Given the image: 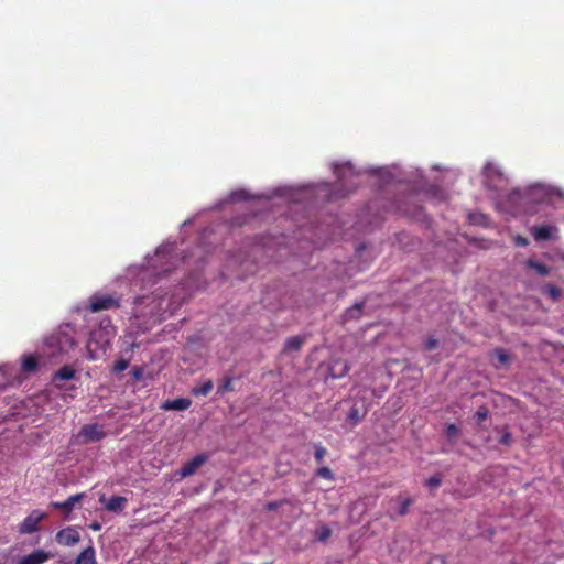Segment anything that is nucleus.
Here are the masks:
<instances>
[{"label": "nucleus", "instance_id": "nucleus-1", "mask_svg": "<svg viewBox=\"0 0 564 564\" xmlns=\"http://www.w3.org/2000/svg\"><path fill=\"white\" fill-rule=\"evenodd\" d=\"M47 518V513L41 510H32L30 514L18 525L20 534H31L40 529V523Z\"/></svg>", "mask_w": 564, "mask_h": 564}, {"label": "nucleus", "instance_id": "nucleus-2", "mask_svg": "<svg viewBox=\"0 0 564 564\" xmlns=\"http://www.w3.org/2000/svg\"><path fill=\"white\" fill-rule=\"evenodd\" d=\"M120 306V299L111 294H95L89 299V310L99 312L117 308Z\"/></svg>", "mask_w": 564, "mask_h": 564}, {"label": "nucleus", "instance_id": "nucleus-3", "mask_svg": "<svg viewBox=\"0 0 564 564\" xmlns=\"http://www.w3.org/2000/svg\"><path fill=\"white\" fill-rule=\"evenodd\" d=\"M102 324H100L102 329L91 332L90 341H97L100 348L106 349L110 339L115 336V328L109 319L105 326Z\"/></svg>", "mask_w": 564, "mask_h": 564}, {"label": "nucleus", "instance_id": "nucleus-4", "mask_svg": "<svg viewBox=\"0 0 564 564\" xmlns=\"http://www.w3.org/2000/svg\"><path fill=\"white\" fill-rule=\"evenodd\" d=\"M55 540L59 545L73 546L79 542L80 535L75 527H67L56 533Z\"/></svg>", "mask_w": 564, "mask_h": 564}, {"label": "nucleus", "instance_id": "nucleus-5", "mask_svg": "<svg viewBox=\"0 0 564 564\" xmlns=\"http://www.w3.org/2000/svg\"><path fill=\"white\" fill-rule=\"evenodd\" d=\"M79 435L84 437L85 442H97L106 436L104 426L97 423L85 424L79 432Z\"/></svg>", "mask_w": 564, "mask_h": 564}, {"label": "nucleus", "instance_id": "nucleus-6", "mask_svg": "<svg viewBox=\"0 0 564 564\" xmlns=\"http://www.w3.org/2000/svg\"><path fill=\"white\" fill-rule=\"evenodd\" d=\"M52 557V554L43 549H35L31 553L21 556L17 564H44Z\"/></svg>", "mask_w": 564, "mask_h": 564}, {"label": "nucleus", "instance_id": "nucleus-7", "mask_svg": "<svg viewBox=\"0 0 564 564\" xmlns=\"http://www.w3.org/2000/svg\"><path fill=\"white\" fill-rule=\"evenodd\" d=\"M99 502L105 506V509L110 512L120 513L124 510L128 499L122 496H112L107 500L105 495L99 497Z\"/></svg>", "mask_w": 564, "mask_h": 564}, {"label": "nucleus", "instance_id": "nucleus-8", "mask_svg": "<svg viewBox=\"0 0 564 564\" xmlns=\"http://www.w3.org/2000/svg\"><path fill=\"white\" fill-rule=\"evenodd\" d=\"M207 460L206 455L199 454L196 455L193 459L186 462L182 468L180 469L178 474L182 478L189 477L194 475L197 469Z\"/></svg>", "mask_w": 564, "mask_h": 564}, {"label": "nucleus", "instance_id": "nucleus-9", "mask_svg": "<svg viewBox=\"0 0 564 564\" xmlns=\"http://www.w3.org/2000/svg\"><path fill=\"white\" fill-rule=\"evenodd\" d=\"M84 497H85L84 492L76 494V495L69 496L63 502L53 501L50 503V506L53 509L62 510L66 516H68L73 511L75 505L80 502L84 499Z\"/></svg>", "mask_w": 564, "mask_h": 564}, {"label": "nucleus", "instance_id": "nucleus-10", "mask_svg": "<svg viewBox=\"0 0 564 564\" xmlns=\"http://www.w3.org/2000/svg\"><path fill=\"white\" fill-rule=\"evenodd\" d=\"M557 232V227L550 225L535 226L531 229V234L535 241H546L554 237Z\"/></svg>", "mask_w": 564, "mask_h": 564}, {"label": "nucleus", "instance_id": "nucleus-11", "mask_svg": "<svg viewBox=\"0 0 564 564\" xmlns=\"http://www.w3.org/2000/svg\"><path fill=\"white\" fill-rule=\"evenodd\" d=\"M192 404V400L188 398H177L174 400H166L161 404V409L164 411H184L187 410Z\"/></svg>", "mask_w": 564, "mask_h": 564}, {"label": "nucleus", "instance_id": "nucleus-12", "mask_svg": "<svg viewBox=\"0 0 564 564\" xmlns=\"http://www.w3.org/2000/svg\"><path fill=\"white\" fill-rule=\"evenodd\" d=\"M74 377L75 369L69 365H65L53 375L52 380L55 383L56 388L61 389L62 386L57 383L58 380L66 381L73 379Z\"/></svg>", "mask_w": 564, "mask_h": 564}, {"label": "nucleus", "instance_id": "nucleus-13", "mask_svg": "<svg viewBox=\"0 0 564 564\" xmlns=\"http://www.w3.org/2000/svg\"><path fill=\"white\" fill-rule=\"evenodd\" d=\"M50 346H58L59 351H65L66 348L64 346L73 347L75 345V341L72 337H69L66 334H58L57 336H52L48 339Z\"/></svg>", "mask_w": 564, "mask_h": 564}, {"label": "nucleus", "instance_id": "nucleus-14", "mask_svg": "<svg viewBox=\"0 0 564 564\" xmlns=\"http://www.w3.org/2000/svg\"><path fill=\"white\" fill-rule=\"evenodd\" d=\"M75 564H97L95 549L89 545L84 551H82L77 556Z\"/></svg>", "mask_w": 564, "mask_h": 564}, {"label": "nucleus", "instance_id": "nucleus-15", "mask_svg": "<svg viewBox=\"0 0 564 564\" xmlns=\"http://www.w3.org/2000/svg\"><path fill=\"white\" fill-rule=\"evenodd\" d=\"M329 371L332 373V377L341 378L348 373L349 366L347 365L346 361L336 360L330 366Z\"/></svg>", "mask_w": 564, "mask_h": 564}, {"label": "nucleus", "instance_id": "nucleus-16", "mask_svg": "<svg viewBox=\"0 0 564 564\" xmlns=\"http://www.w3.org/2000/svg\"><path fill=\"white\" fill-rule=\"evenodd\" d=\"M304 344V337L301 336H293L286 339L284 344V352L289 351H297L302 348Z\"/></svg>", "mask_w": 564, "mask_h": 564}, {"label": "nucleus", "instance_id": "nucleus-17", "mask_svg": "<svg viewBox=\"0 0 564 564\" xmlns=\"http://www.w3.org/2000/svg\"><path fill=\"white\" fill-rule=\"evenodd\" d=\"M39 359L35 355H26L22 359V370L24 372H34L37 370Z\"/></svg>", "mask_w": 564, "mask_h": 564}, {"label": "nucleus", "instance_id": "nucleus-18", "mask_svg": "<svg viewBox=\"0 0 564 564\" xmlns=\"http://www.w3.org/2000/svg\"><path fill=\"white\" fill-rule=\"evenodd\" d=\"M527 267L533 269L540 276H546L550 273V269L545 263L532 259L527 261Z\"/></svg>", "mask_w": 564, "mask_h": 564}, {"label": "nucleus", "instance_id": "nucleus-19", "mask_svg": "<svg viewBox=\"0 0 564 564\" xmlns=\"http://www.w3.org/2000/svg\"><path fill=\"white\" fill-rule=\"evenodd\" d=\"M364 305V302H360L347 308L344 314L345 319L348 321L352 318H358L361 315Z\"/></svg>", "mask_w": 564, "mask_h": 564}, {"label": "nucleus", "instance_id": "nucleus-20", "mask_svg": "<svg viewBox=\"0 0 564 564\" xmlns=\"http://www.w3.org/2000/svg\"><path fill=\"white\" fill-rule=\"evenodd\" d=\"M332 535V530L329 527L323 524L319 528H317L314 532V536L317 541L325 542L327 541Z\"/></svg>", "mask_w": 564, "mask_h": 564}, {"label": "nucleus", "instance_id": "nucleus-21", "mask_svg": "<svg viewBox=\"0 0 564 564\" xmlns=\"http://www.w3.org/2000/svg\"><path fill=\"white\" fill-rule=\"evenodd\" d=\"M229 198L232 203L246 202L250 199V195L245 189H238L231 192Z\"/></svg>", "mask_w": 564, "mask_h": 564}, {"label": "nucleus", "instance_id": "nucleus-22", "mask_svg": "<svg viewBox=\"0 0 564 564\" xmlns=\"http://www.w3.org/2000/svg\"><path fill=\"white\" fill-rule=\"evenodd\" d=\"M492 355H495L498 359L499 365H507L510 361V355L502 348H496L492 351Z\"/></svg>", "mask_w": 564, "mask_h": 564}, {"label": "nucleus", "instance_id": "nucleus-23", "mask_svg": "<svg viewBox=\"0 0 564 564\" xmlns=\"http://www.w3.org/2000/svg\"><path fill=\"white\" fill-rule=\"evenodd\" d=\"M315 475L317 477H321V478H324V479H327V480H334L335 479L334 473L327 466H322V467L317 468L316 471H315Z\"/></svg>", "mask_w": 564, "mask_h": 564}, {"label": "nucleus", "instance_id": "nucleus-24", "mask_svg": "<svg viewBox=\"0 0 564 564\" xmlns=\"http://www.w3.org/2000/svg\"><path fill=\"white\" fill-rule=\"evenodd\" d=\"M545 292L549 295V297L556 302L562 296V290L555 285H546Z\"/></svg>", "mask_w": 564, "mask_h": 564}, {"label": "nucleus", "instance_id": "nucleus-25", "mask_svg": "<svg viewBox=\"0 0 564 564\" xmlns=\"http://www.w3.org/2000/svg\"><path fill=\"white\" fill-rule=\"evenodd\" d=\"M213 382L208 380L204 382L199 388L194 389L195 395H207L213 390Z\"/></svg>", "mask_w": 564, "mask_h": 564}, {"label": "nucleus", "instance_id": "nucleus-26", "mask_svg": "<svg viewBox=\"0 0 564 564\" xmlns=\"http://www.w3.org/2000/svg\"><path fill=\"white\" fill-rule=\"evenodd\" d=\"M232 381H234V379L231 377H226L223 380L221 384L219 386L218 392H220V393L232 392L235 390Z\"/></svg>", "mask_w": 564, "mask_h": 564}, {"label": "nucleus", "instance_id": "nucleus-27", "mask_svg": "<svg viewBox=\"0 0 564 564\" xmlns=\"http://www.w3.org/2000/svg\"><path fill=\"white\" fill-rule=\"evenodd\" d=\"M413 503V499L411 498H403L401 500L400 507L398 509V514L403 517L408 514L410 506Z\"/></svg>", "mask_w": 564, "mask_h": 564}, {"label": "nucleus", "instance_id": "nucleus-28", "mask_svg": "<svg viewBox=\"0 0 564 564\" xmlns=\"http://www.w3.org/2000/svg\"><path fill=\"white\" fill-rule=\"evenodd\" d=\"M128 367H129V360L120 358V359L116 360V362L113 364L112 371L119 373V372L124 371Z\"/></svg>", "mask_w": 564, "mask_h": 564}, {"label": "nucleus", "instance_id": "nucleus-29", "mask_svg": "<svg viewBox=\"0 0 564 564\" xmlns=\"http://www.w3.org/2000/svg\"><path fill=\"white\" fill-rule=\"evenodd\" d=\"M458 433H459V429L456 424L451 423L445 426V434L448 440H453V438L457 437Z\"/></svg>", "mask_w": 564, "mask_h": 564}, {"label": "nucleus", "instance_id": "nucleus-30", "mask_svg": "<svg viewBox=\"0 0 564 564\" xmlns=\"http://www.w3.org/2000/svg\"><path fill=\"white\" fill-rule=\"evenodd\" d=\"M442 484V477L440 475H433L425 480V486L431 489L438 488Z\"/></svg>", "mask_w": 564, "mask_h": 564}, {"label": "nucleus", "instance_id": "nucleus-31", "mask_svg": "<svg viewBox=\"0 0 564 564\" xmlns=\"http://www.w3.org/2000/svg\"><path fill=\"white\" fill-rule=\"evenodd\" d=\"M488 414H489L488 409L486 406H480V408H478V410L475 413V419L477 420L478 423H481L485 420H487Z\"/></svg>", "mask_w": 564, "mask_h": 564}, {"label": "nucleus", "instance_id": "nucleus-32", "mask_svg": "<svg viewBox=\"0 0 564 564\" xmlns=\"http://www.w3.org/2000/svg\"><path fill=\"white\" fill-rule=\"evenodd\" d=\"M326 455H327V449L324 446H322L321 444L315 446L314 457L317 463H321Z\"/></svg>", "mask_w": 564, "mask_h": 564}, {"label": "nucleus", "instance_id": "nucleus-33", "mask_svg": "<svg viewBox=\"0 0 564 564\" xmlns=\"http://www.w3.org/2000/svg\"><path fill=\"white\" fill-rule=\"evenodd\" d=\"M348 417L350 421L356 423L362 419V415L359 413V410L357 408H351Z\"/></svg>", "mask_w": 564, "mask_h": 564}, {"label": "nucleus", "instance_id": "nucleus-34", "mask_svg": "<svg viewBox=\"0 0 564 564\" xmlns=\"http://www.w3.org/2000/svg\"><path fill=\"white\" fill-rule=\"evenodd\" d=\"M438 345V340L433 338V337H430L426 341H425V349L426 350H433L437 347Z\"/></svg>", "mask_w": 564, "mask_h": 564}, {"label": "nucleus", "instance_id": "nucleus-35", "mask_svg": "<svg viewBox=\"0 0 564 564\" xmlns=\"http://www.w3.org/2000/svg\"><path fill=\"white\" fill-rule=\"evenodd\" d=\"M511 441H512V436L508 431H506L499 440L500 444L506 445V446L510 445Z\"/></svg>", "mask_w": 564, "mask_h": 564}, {"label": "nucleus", "instance_id": "nucleus-36", "mask_svg": "<svg viewBox=\"0 0 564 564\" xmlns=\"http://www.w3.org/2000/svg\"><path fill=\"white\" fill-rule=\"evenodd\" d=\"M281 506V502H278V501H271V502H268L267 506H265V509L268 511H273L275 510L276 508H279Z\"/></svg>", "mask_w": 564, "mask_h": 564}, {"label": "nucleus", "instance_id": "nucleus-37", "mask_svg": "<svg viewBox=\"0 0 564 564\" xmlns=\"http://www.w3.org/2000/svg\"><path fill=\"white\" fill-rule=\"evenodd\" d=\"M89 529H91L93 531H99L101 530V524L98 521H93L89 524Z\"/></svg>", "mask_w": 564, "mask_h": 564}, {"label": "nucleus", "instance_id": "nucleus-38", "mask_svg": "<svg viewBox=\"0 0 564 564\" xmlns=\"http://www.w3.org/2000/svg\"><path fill=\"white\" fill-rule=\"evenodd\" d=\"M516 241H517V245H519V246H527L528 245V240L524 237H521V236H518Z\"/></svg>", "mask_w": 564, "mask_h": 564}, {"label": "nucleus", "instance_id": "nucleus-39", "mask_svg": "<svg viewBox=\"0 0 564 564\" xmlns=\"http://www.w3.org/2000/svg\"><path fill=\"white\" fill-rule=\"evenodd\" d=\"M520 195V192L519 191H513L511 194H510V199H513L514 197L519 196Z\"/></svg>", "mask_w": 564, "mask_h": 564}, {"label": "nucleus", "instance_id": "nucleus-40", "mask_svg": "<svg viewBox=\"0 0 564 564\" xmlns=\"http://www.w3.org/2000/svg\"><path fill=\"white\" fill-rule=\"evenodd\" d=\"M427 564H434L432 561H430Z\"/></svg>", "mask_w": 564, "mask_h": 564}]
</instances>
